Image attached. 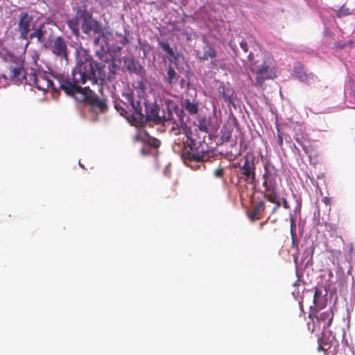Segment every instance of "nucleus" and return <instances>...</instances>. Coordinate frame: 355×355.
Returning <instances> with one entry per match:
<instances>
[{
  "label": "nucleus",
  "mask_w": 355,
  "mask_h": 355,
  "mask_svg": "<svg viewBox=\"0 0 355 355\" xmlns=\"http://www.w3.org/2000/svg\"><path fill=\"white\" fill-rule=\"evenodd\" d=\"M244 163L240 166L241 174L244 176L245 182L256 186V173L254 158H250L248 156L243 157Z\"/></svg>",
  "instance_id": "obj_11"
},
{
  "label": "nucleus",
  "mask_w": 355,
  "mask_h": 355,
  "mask_svg": "<svg viewBox=\"0 0 355 355\" xmlns=\"http://www.w3.org/2000/svg\"><path fill=\"white\" fill-rule=\"evenodd\" d=\"M263 170L261 180H263V187L269 193L267 198L270 202H275L277 200V190L280 182L278 171L269 160L264 163Z\"/></svg>",
  "instance_id": "obj_5"
},
{
  "label": "nucleus",
  "mask_w": 355,
  "mask_h": 355,
  "mask_svg": "<svg viewBox=\"0 0 355 355\" xmlns=\"http://www.w3.org/2000/svg\"><path fill=\"white\" fill-rule=\"evenodd\" d=\"M98 60L87 58L78 62L72 71L71 77L60 73H52L57 92L63 90L67 95L79 84L84 85L89 81L92 85H102L105 79H111L116 73L117 65L111 54L103 46L95 53Z\"/></svg>",
  "instance_id": "obj_1"
},
{
  "label": "nucleus",
  "mask_w": 355,
  "mask_h": 355,
  "mask_svg": "<svg viewBox=\"0 0 355 355\" xmlns=\"http://www.w3.org/2000/svg\"><path fill=\"white\" fill-rule=\"evenodd\" d=\"M277 143H278L279 146L282 148V146H283V134L280 131L279 128H277Z\"/></svg>",
  "instance_id": "obj_32"
},
{
  "label": "nucleus",
  "mask_w": 355,
  "mask_h": 355,
  "mask_svg": "<svg viewBox=\"0 0 355 355\" xmlns=\"http://www.w3.org/2000/svg\"><path fill=\"white\" fill-rule=\"evenodd\" d=\"M210 64L211 68H215L218 66V62L216 60H211Z\"/></svg>",
  "instance_id": "obj_38"
},
{
  "label": "nucleus",
  "mask_w": 355,
  "mask_h": 355,
  "mask_svg": "<svg viewBox=\"0 0 355 355\" xmlns=\"http://www.w3.org/2000/svg\"><path fill=\"white\" fill-rule=\"evenodd\" d=\"M144 143L150 148H157L160 146V141L154 137H148V139L144 140Z\"/></svg>",
  "instance_id": "obj_25"
},
{
  "label": "nucleus",
  "mask_w": 355,
  "mask_h": 355,
  "mask_svg": "<svg viewBox=\"0 0 355 355\" xmlns=\"http://www.w3.org/2000/svg\"><path fill=\"white\" fill-rule=\"evenodd\" d=\"M129 42L128 38L125 37V36H123L122 37V40L121 41V43L123 44V45L128 44Z\"/></svg>",
  "instance_id": "obj_39"
},
{
  "label": "nucleus",
  "mask_w": 355,
  "mask_h": 355,
  "mask_svg": "<svg viewBox=\"0 0 355 355\" xmlns=\"http://www.w3.org/2000/svg\"><path fill=\"white\" fill-rule=\"evenodd\" d=\"M240 46L243 50L244 52L247 53L248 51V44L245 41H242L240 42Z\"/></svg>",
  "instance_id": "obj_35"
},
{
  "label": "nucleus",
  "mask_w": 355,
  "mask_h": 355,
  "mask_svg": "<svg viewBox=\"0 0 355 355\" xmlns=\"http://www.w3.org/2000/svg\"><path fill=\"white\" fill-rule=\"evenodd\" d=\"M184 83H185V80H184V79H183V78H182V79L181 80V81H180V83H181V85H182V87L183 86V85L184 84Z\"/></svg>",
  "instance_id": "obj_43"
},
{
  "label": "nucleus",
  "mask_w": 355,
  "mask_h": 355,
  "mask_svg": "<svg viewBox=\"0 0 355 355\" xmlns=\"http://www.w3.org/2000/svg\"><path fill=\"white\" fill-rule=\"evenodd\" d=\"M171 131L175 132V135H178V134H179V132H180V131H179V129L175 128V127H173V128H172Z\"/></svg>",
  "instance_id": "obj_41"
},
{
  "label": "nucleus",
  "mask_w": 355,
  "mask_h": 355,
  "mask_svg": "<svg viewBox=\"0 0 355 355\" xmlns=\"http://www.w3.org/2000/svg\"><path fill=\"white\" fill-rule=\"evenodd\" d=\"M284 207H287V202H286V200H284Z\"/></svg>",
  "instance_id": "obj_45"
},
{
  "label": "nucleus",
  "mask_w": 355,
  "mask_h": 355,
  "mask_svg": "<svg viewBox=\"0 0 355 355\" xmlns=\"http://www.w3.org/2000/svg\"><path fill=\"white\" fill-rule=\"evenodd\" d=\"M173 30L177 31V32H180L182 31L181 28L178 26H173Z\"/></svg>",
  "instance_id": "obj_40"
},
{
  "label": "nucleus",
  "mask_w": 355,
  "mask_h": 355,
  "mask_svg": "<svg viewBox=\"0 0 355 355\" xmlns=\"http://www.w3.org/2000/svg\"><path fill=\"white\" fill-rule=\"evenodd\" d=\"M53 34V30L49 23L41 24L30 34L27 40L28 44L36 38L38 43L41 44L45 49H47L49 42L51 40Z\"/></svg>",
  "instance_id": "obj_8"
},
{
  "label": "nucleus",
  "mask_w": 355,
  "mask_h": 355,
  "mask_svg": "<svg viewBox=\"0 0 355 355\" xmlns=\"http://www.w3.org/2000/svg\"><path fill=\"white\" fill-rule=\"evenodd\" d=\"M350 14L349 8L346 7L345 5L342 6L337 12L338 17H342L344 16L349 15Z\"/></svg>",
  "instance_id": "obj_28"
},
{
  "label": "nucleus",
  "mask_w": 355,
  "mask_h": 355,
  "mask_svg": "<svg viewBox=\"0 0 355 355\" xmlns=\"http://www.w3.org/2000/svg\"><path fill=\"white\" fill-rule=\"evenodd\" d=\"M183 107L191 115L196 114L198 112V103L195 101H191L189 98H186L184 101Z\"/></svg>",
  "instance_id": "obj_19"
},
{
  "label": "nucleus",
  "mask_w": 355,
  "mask_h": 355,
  "mask_svg": "<svg viewBox=\"0 0 355 355\" xmlns=\"http://www.w3.org/2000/svg\"><path fill=\"white\" fill-rule=\"evenodd\" d=\"M331 198H329V197H324L322 198V202L326 205H331Z\"/></svg>",
  "instance_id": "obj_37"
},
{
  "label": "nucleus",
  "mask_w": 355,
  "mask_h": 355,
  "mask_svg": "<svg viewBox=\"0 0 355 355\" xmlns=\"http://www.w3.org/2000/svg\"><path fill=\"white\" fill-rule=\"evenodd\" d=\"M183 122V119L181 117L180 118V123Z\"/></svg>",
  "instance_id": "obj_46"
},
{
  "label": "nucleus",
  "mask_w": 355,
  "mask_h": 355,
  "mask_svg": "<svg viewBox=\"0 0 355 355\" xmlns=\"http://www.w3.org/2000/svg\"><path fill=\"white\" fill-rule=\"evenodd\" d=\"M324 343V346L326 347L327 349L330 348V342L329 341V338H327L324 334H322V336L318 338V343Z\"/></svg>",
  "instance_id": "obj_29"
},
{
  "label": "nucleus",
  "mask_w": 355,
  "mask_h": 355,
  "mask_svg": "<svg viewBox=\"0 0 355 355\" xmlns=\"http://www.w3.org/2000/svg\"><path fill=\"white\" fill-rule=\"evenodd\" d=\"M299 281H297L295 284H293V286H296L299 284Z\"/></svg>",
  "instance_id": "obj_44"
},
{
  "label": "nucleus",
  "mask_w": 355,
  "mask_h": 355,
  "mask_svg": "<svg viewBox=\"0 0 355 355\" xmlns=\"http://www.w3.org/2000/svg\"><path fill=\"white\" fill-rule=\"evenodd\" d=\"M159 45L162 49L168 55L175 57L174 51L168 42H160Z\"/></svg>",
  "instance_id": "obj_26"
},
{
  "label": "nucleus",
  "mask_w": 355,
  "mask_h": 355,
  "mask_svg": "<svg viewBox=\"0 0 355 355\" xmlns=\"http://www.w3.org/2000/svg\"><path fill=\"white\" fill-rule=\"evenodd\" d=\"M265 209V203L263 201L260 200L255 202L251 210L249 211V218L252 220H260L261 215Z\"/></svg>",
  "instance_id": "obj_16"
},
{
  "label": "nucleus",
  "mask_w": 355,
  "mask_h": 355,
  "mask_svg": "<svg viewBox=\"0 0 355 355\" xmlns=\"http://www.w3.org/2000/svg\"><path fill=\"white\" fill-rule=\"evenodd\" d=\"M79 164H80V166L82 168H83V164H81L80 163H79Z\"/></svg>",
  "instance_id": "obj_47"
},
{
  "label": "nucleus",
  "mask_w": 355,
  "mask_h": 355,
  "mask_svg": "<svg viewBox=\"0 0 355 355\" xmlns=\"http://www.w3.org/2000/svg\"><path fill=\"white\" fill-rule=\"evenodd\" d=\"M187 145L189 150L186 149L182 153V158L184 162H205L208 160V152L204 149L200 142L189 138L187 141Z\"/></svg>",
  "instance_id": "obj_6"
},
{
  "label": "nucleus",
  "mask_w": 355,
  "mask_h": 355,
  "mask_svg": "<svg viewBox=\"0 0 355 355\" xmlns=\"http://www.w3.org/2000/svg\"><path fill=\"white\" fill-rule=\"evenodd\" d=\"M27 84L31 86H34L41 91H46L51 87L55 92H57L54 80L50 79L48 75L41 71L29 73L27 77Z\"/></svg>",
  "instance_id": "obj_7"
},
{
  "label": "nucleus",
  "mask_w": 355,
  "mask_h": 355,
  "mask_svg": "<svg viewBox=\"0 0 355 355\" xmlns=\"http://www.w3.org/2000/svg\"><path fill=\"white\" fill-rule=\"evenodd\" d=\"M9 76L10 78L16 79L19 81L24 80L26 83H27V77L28 76L29 73H26L22 67H11L9 68Z\"/></svg>",
  "instance_id": "obj_17"
},
{
  "label": "nucleus",
  "mask_w": 355,
  "mask_h": 355,
  "mask_svg": "<svg viewBox=\"0 0 355 355\" xmlns=\"http://www.w3.org/2000/svg\"><path fill=\"white\" fill-rule=\"evenodd\" d=\"M316 321L323 330L327 329L332 323L334 313L331 310H327L318 313L316 316Z\"/></svg>",
  "instance_id": "obj_14"
},
{
  "label": "nucleus",
  "mask_w": 355,
  "mask_h": 355,
  "mask_svg": "<svg viewBox=\"0 0 355 355\" xmlns=\"http://www.w3.org/2000/svg\"><path fill=\"white\" fill-rule=\"evenodd\" d=\"M322 291L318 288H315V292L313 295V303L315 306L321 308L322 306V304L320 302V300L322 298Z\"/></svg>",
  "instance_id": "obj_24"
},
{
  "label": "nucleus",
  "mask_w": 355,
  "mask_h": 355,
  "mask_svg": "<svg viewBox=\"0 0 355 355\" xmlns=\"http://www.w3.org/2000/svg\"><path fill=\"white\" fill-rule=\"evenodd\" d=\"M218 92L219 96H220L225 102L234 105L233 96L234 92L232 88L227 87L223 83H221L218 88Z\"/></svg>",
  "instance_id": "obj_15"
},
{
  "label": "nucleus",
  "mask_w": 355,
  "mask_h": 355,
  "mask_svg": "<svg viewBox=\"0 0 355 355\" xmlns=\"http://www.w3.org/2000/svg\"><path fill=\"white\" fill-rule=\"evenodd\" d=\"M178 78L179 75L170 65L167 69V77L166 78V83H168L171 86H173L178 83Z\"/></svg>",
  "instance_id": "obj_21"
},
{
  "label": "nucleus",
  "mask_w": 355,
  "mask_h": 355,
  "mask_svg": "<svg viewBox=\"0 0 355 355\" xmlns=\"http://www.w3.org/2000/svg\"><path fill=\"white\" fill-rule=\"evenodd\" d=\"M52 53L66 63L69 61V50L67 41L62 36H57L49 42L48 48Z\"/></svg>",
  "instance_id": "obj_9"
},
{
  "label": "nucleus",
  "mask_w": 355,
  "mask_h": 355,
  "mask_svg": "<svg viewBox=\"0 0 355 355\" xmlns=\"http://www.w3.org/2000/svg\"><path fill=\"white\" fill-rule=\"evenodd\" d=\"M89 92H92L93 91L90 89L89 87H81L78 85L76 88L73 89L68 96H73L77 101L84 103L87 105L89 97L91 96Z\"/></svg>",
  "instance_id": "obj_13"
},
{
  "label": "nucleus",
  "mask_w": 355,
  "mask_h": 355,
  "mask_svg": "<svg viewBox=\"0 0 355 355\" xmlns=\"http://www.w3.org/2000/svg\"><path fill=\"white\" fill-rule=\"evenodd\" d=\"M95 36L94 39V44L95 46H98V44H99V41H100V37L102 36V35H94Z\"/></svg>",
  "instance_id": "obj_36"
},
{
  "label": "nucleus",
  "mask_w": 355,
  "mask_h": 355,
  "mask_svg": "<svg viewBox=\"0 0 355 355\" xmlns=\"http://www.w3.org/2000/svg\"><path fill=\"white\" fill-rule=\"evenodd\" d=\"M348 86L351 91V94H352L353 96H355V78H349V80L348 81Z\"/></svg>",
  "instance_id": "obj_30"
},
{
  "label": "nucleus",
  "mask_w": 355,
  "mask_h": 355,
  "mask_svg": "<svg viewBox=\"0 0 355 355\" xmlns=\"http://www.w3.org/2000/svg\"><path fill=\"white\" fill-rule=\"evenodd\" d=\"M124 64L127 70L130 73H138L141 69V67L132 58H125L124 60Z\"/></svg>",
  "instance_id": "obj_22"
},
{
  "label": "nucleus",
  "mask_w": 355,
  "mask_h": 355,
  "mask_svg": "<svg viewBox=\"0 0 355 355\" xmlns=\"http://www.w3.org/2000/svg\"><path fill=\"white\" fill-rule=\"evenodd\" d=\"M73 11L75 15L67 21V26L73 35L78 37L80 35V20L82 21L81 29L83 33L103 35L101 24L93 18L92 14L87 10L85 4L76 7Z\"/></svg>",
  "instance_id": "obj_3"
},
{
  "label": "nucleus",
  "mask_w": 355,
  "mask_h": 355,
  "mask_svg": "<svg viewBox=\"0 0 355 355\" xmlns=\"http://www.w3.org/2000/svg\"><path fill=\"white\" fill-rule=\"evenodd\" d=\"M141 153L144 156L150 155L151 153V148L146 144V146L141 149Z\"/></svg>",
  "instance_id": "obj_33"
},
{
  "label": "nucleus",
  "mask_w": 355,
  "mask_h": 355,
  "mask_svg": "<svg viewBox=\"0 0 355 355\" xmlns=\"http://www.w3.org/2000/svg\"><path fill=\"white\" fill-rule=\"evenodd\" d=\"M216 56V50L211 46H207L205 48L202 55L199 57L201 61H207L209 58L212 59Z\"/></svg>",
  "instance_id": "obj_23"
},
{
  "label": "nucleus",
  "mask_w": 355,
  "mask_h": 355,
  "mask_svg": "<svg viewBox=\"0 0 355 355\" xmlns=\"http://www.w3.org/2000/svg\"><path fill=\"white\" fill-rule=\"evenodd\" d=\"M324 343H318V346L317 347V349L318 352H320V351H323L324 352L326 353V352L329 349H327L326 347L324 346Z\"/></svg>",
  "instance_id": "obj_34"
},
{
  "label": "nucleus",
  "mask_w": 355,
  "mask_h": 355,
  "mask_svg": "<svg viewBox=\"0 0 355 355\" xmlns=\"http://www.w3.org/2000/svg\"><path fill=\"white\" fill-rule=\"evenodd\" d=\"M128 100L135 114L127 115L128 112L124 109L120 108L119 105H116L115 107L118 111L121 110V114L125 116L131 125L142 128L147 122L150 121L156 125L168 122L175 123L173 111L169 105H166L160 110L155 101L150 102L141 98L135 99L133 97H128Z\"/></svg>",
  "instance_id": "obj_2"
},
{
  "label": "nucleus",
  "mask_w": 355,
  "mask_h": 355,
  "mask_svg": "<svg viewBox=\"0 0 355 355\" xmlns=\"http://www.w3.org/2000/svg\"><path fill=\"white\" fill-rule=\"evenodd\" d=\"M210 125V118L206 116H200L198 118L197 125L200 131L208 133Z\"/></svg>",
  "instance_id": "obj_20"
},
{
  "label": "nucleus",
  "mask_w": 355,
  "mask_h": 355,
  "mask_svg": "<svg viewBox=\"0 0 355 355\" xmlns=\"http://www.w3.org/2000/svg\"><path fill=\"white\" fill-rule=\"evenodd\" d=\"M224 173V168L222 167L218 168L214 171V175L217 178H223Z\"/></svg>",
  "instance_id": "obj_31"
},
{
  "label": "nucleus",
  "mask_w": 355,
  "mask_h": 355,
  "mask_svg": "<svg viewBox=\"0 0 355 355\" xmlns=\"http://www.w3.org/2000/svg\"><path fill=\"white\" fill-rule=\"evenodd\" d=\"M33 17L26 12H21L19 15L17 31L19 33V38L28 40L32 30Z\"/></svg>",
  "instance_id": "obj_10"
},
{
  "label": "nucleus",
  "mask_w": 355,
  "mask_h": 355,
  "mask_svg": "<svg viewBox=\"0 0 355 355\" xmlns=\"http://www.w3.org/2000/svg\"><path fill=\"white\" fill-rule=\"evenodd\" d=\"M295 141L300 146H302L306 154L311 153L312 150V146L311 139L308 137L307 135H302L300 137L299 135H297L295 137Z\"/></svg>",
  "instance_id": "obj_18"
},
{
  "label": "nucleus",
  "mask_w": 355,
  "mask_h": 355,
  "mask_svg": "<svg viewBox=\"0 0 355 355\" xmlns=\"http://www.w3.org/2000/svg\"><path fill=\"white\" fill-rule=\"evenodd\" d=\"M295 227V223H291V230H293V229Z\"/></svg>",
  "instance_id": "obj_42"
},
{
  "label": "nucleus",
  "mask_w": 355,
  "mask_h": 355,
  "mask_svg": "<svg viewBox=\"0 0 355 355\" xmlns=\"http://www.w3.org/2000/svg\"><path fill=\"white\" fill-rule=\"evenodd\" d=\"M248 58L250 69L255 75L257 86L263 87L266 80H274L277 77L275 71L271 67L272 58L263 53L255 56L252 53H250Z\"/></svg>",
  "instance_id": "obj_4"
},
{
  "label": "nucleus",
  "mask_w": 355,
  "mask_h": 355,
  "mask_svg": "<svg viewBox=\"0 0 355 355\" xmlns=\"http://www.w3.org/2000/svg\"><path fill=\"white\" fill-rule=\"evenodd\" d=\"M354 44L353 40H349L348 42H344L343 41H338L335 43V47L337 49L341 50L347 46H352Z\"/></svg>",
  "instance_id": "obj_27"
},
{
  "label": "nucleus",
  "mask_w": 355,
  "mask_h": 355,
  "mask_svg": "<svg viewBox=\"0 0 355 355\" xmlns=\"http://www.w3.org/2000/svg\"><path fill=\"white\" fill-rule=\"evenodd\" d=\"M90 97L87 105L89 106L90 110L96 114L104 113L108 110L107 100L105 98H100L94 92H90Z\"/></svg>",
  "instance_id": "obj_12"
}]
</instances>
